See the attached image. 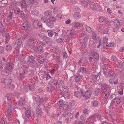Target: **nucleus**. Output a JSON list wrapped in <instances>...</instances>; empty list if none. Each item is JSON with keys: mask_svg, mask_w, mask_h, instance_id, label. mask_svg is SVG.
Segmentation results:
<instances>
[{"mask_svg": "<svg viewBox=\"0 0 124 124\" xmlns=\"http://www.w3.org/2000/svg\"><path fill=\"white\" fill-rule=\"evenodd\" d=\"M36 112L38 115L39 116H40L41 115L42 113V111L41 110L37 109L36 110Z\"/></svg>", "mask_w": 124, "mask_h": 124, "instance_id": "nucleus-51", "label": "nucleus"}, {"mask_svg": "<svg viewBox=\"0 0 124 124\" xmlns=\"http://www.w3.org/2000/svg\"><path fill=\"white\" fill-rule=\"evenodd\" d=\"M35 41V39L34 38L32 37H30L29 39V42L30 43H33L32 42L34 43V42Z\"/></svg>", "mask_w": 124, "mask_h": 124, "instance_id": "nucleus-41", "label": "nucleus"}, {"mask_svg": "<svg viewBox=\"0 0 124 124\" xmlns=\"http://www.w3.org/2000/svg\"><path fill=\"white\" fill-rule=\"evenodd\" d=\"M48 35L49 37H52L53 35V32L52 31L50 30H48L47 31Z\"/></svg>", "mask_w": 124, "mask_h": 124, "instance_id": "nucleus-44", "label": "nucleus"}, {"mask_svg": "<svg viewBox=\"0 0 124 124\" xmlns=\"http://www.w3.org/2000/svg\"><path fill=\"white\" fill-rule=\"evenodd\" d=\"M86 116L84 115H81L80 116V119L81 120L83 121H84L86 120Z\"/></svg>", "mask_w": 124, "mask_h": 124, "instance_id": "nucleus-42", "label": "nucleus"}, {"mask_svg": "<svg viewBox=\"0 0 124 124\" xmlns=\"http://www.w3.org/2000/svg\"><path fill=\"white\" fill-rule=\"evenodd\" d=\"M42 21L43 22H47L48 21L47 18L45 16H43L41 18Z\"/></svg>", "mask_w": 124, "mask_h": 124, "instance_id": "nucleus-36", "label": "nucleus"}, {"mask_svg": "<svg viewBox=\"0 0 124 124\" xmlns=\"http://www.w3.org/2000/svg\"><path fill=\"white\" fill-rule=\"evenodd\" d=\"M20 11V9L18 8H15L14 10V13H15L17 14H18Z\"/></svg>", "mask_w": 124, "mask_h": 124, "instance_id": "nucleus-50", "label": "nucleus"}, {"mask_svg": "<svg viewBox=\"0 0 124 124\" xmlns=\"http://www.w3.org/2000/svg\"><path fill=\"white\" fill-rule=\"evenodd\" d=\"M25 116L28 118H29L31 116V112L30 110H27L25 112Z\"/></svg>", "mask_w": 124, "mask_h": 124, "instance_id": "nucleus-22", "label": "nucleus"}, {"mask_svg": "<svg viewBox=\"0 0 124 124\" xmlns=\"http://www.w3.org/2000/svg\"><path fill=\"white\" fill-rule=\"evenodd\" d=\"M90 7L95 9H96L97 7L96 6V4L93 2H90Z\"/></svg>", "mask_w": 124, "mask_h": 124, "instance_id": "nucleus-23", "label": "nucleus"}, {"mask_svg": "<svg viewBox=\"0 0 124 124\" xmlns=\"http://www.w3.org/2000/svg\"><path fill=\"white\" fill-rule=\"evenodd\" d=\"M16 49V56L17 58L18 57L19 58H20V57H21V54H20L19 49L18 48Z\"/></svg>", "mask_w": 124, "mask_h": 124, "instance_id": "nucleus-33", "label": "nucleus"}, {"mask_svg": "<svg viewBox=\"0 0 124 124\" xmlns=\"http://www.w3.org/2000/svg\"><path fill=\"white\" fill-rule=\"evenodd\" d=\"M75 79L76 82L79 81L80 79V77L79 75H76L75 77Z\"/></svg>", "mask_w": 124, "mask_h": 124, "instance_id": "nucleus-38", "label": "nucleus"}, {"mask_svg": "<svg viewBox=\"0 0 124 124\" xmlns=\"http://www.w3.org/2000/svg\"><path fill=\"white\" fill-rule=\"evenodd\" d=\"M55 89L54 87L52 85L50 86L49 87H48L46 88V90L47 91L50 92H52Z\"/></svg>", "mask_w": 124, "mask_h": 124, "instance_id": "nucleus-18", "label": "nucleus"}, {"mask_svg": "<svg viewBox=\"0 0 124 124\" xmlns=\"http://www.w3.org/2000/svg\"><path fill=\"white\" fill-rule=\"evenodd\" d=\"M25 99L22 97L20 98V100L18 101V103L19 105L22 106H23L25 104Z\"/></svg>", "mask_w": 124, "mask_h": 124, "instance_id": "nucleus-8", "label": "nucleus"}, {"mask_svg": "<svg viewBox=\"0 0 124 124\" xmlns=\"http://www.w3.org/2000/svg\"><path fill=\"white\" fill-rule=\"evenodd\" d=\"M56 18L57 20H60L62 18V15L61 14L59 13L56 15Z\"/></svg>", "mask_w": 124, "mask_h": 124, "instance_id": "nucleus-46", "label": "nucleus"}, {"mask_svg": "<svg viewBox=\"0 0 124 124\" xmlns=\"http://www.w3.org/2000/svg\"><path fill=\"white\" fill-rule=\"evenodd\" d=\"M23 29L24 30L27 29L29 27V25L26 23H24L22 24Z\"/></svg>", "mask_w": 124, "mask_h": 124, "instance_id": "nucleus-21", "label": "nucleus"}, {"mask_svg": "<svg viewBox=\"0 0 124 124\" xmlns=\"http://www.w3.org/2000/svg\"><path fill=\"white\" fill-rule=\"evenodd\" d=\"M102 68L104 70H106L108 69V67L107 65L105 64H104L103 65Z\"/></svg>", "mask_w": 124, "mask_h": 124, "instance_id": "nucleus-64", "label": "nucleus"}, {"mask_svg": "<svg viewBox=\"0 0 124 124\" xmlns=\"http://www.w3.org/2000/svg\"><path fill=\"white\" fill-rule=\"evenodd\" d=\"M12 14L11 13L8 16L7 19V21L9 22L11 19L12 16Z\"/></svg>", "mask_w": 124, "mask_h": 124, "instance_id": "nucleus-58", "label": "nucleus"}, {"mask_svg": "<svg viewBox=\"0 0 124 124\" xmlns=\"http://www.w3.org/2000/svg\"><path fill=\"white\" fill-rule=\"evenodd\" d=\"M44 72L46 76V79L47 80L49 78H52V77L48 72L46 71H45Z\"/></svg>", "mask_w": 124, "mask_h": 124, "instance_id": "nucleus-43", "label": "nucleus"}, {"mask_svg": "<svg viewBox=\"0 0 124 124\" xmlns=\"http://www.w3.org/2000/svg\"><path fill=\"white\" fill-rule=\"evenodd\" d=\"M6 49L8 52H10L11 51L12 47L11 45H8L6 46Z\"/></svg>", "mask_w": 124, "mask_h": 124, "instance_id": "nucleus-29", "label": "nucleus"}, {"mask_svg": "<svg viewBox=\"0 0 124 124\" xmlns=\"http://www.w3.org/2000/svg\"><path fill=\"white\" fill-rule=\"evenodd\" d=\"M108 74L107 76H108L109 77H110L114 76V75L115 73L112 70H110L108 73Z\"/></svg>", "mask_w": 124, "mask_h": 124, "instance_id": "nucleus-28", "label": "nucleus"}, {"mask_svg": "<svg viewBox=\"0 0 124 124\" xmlns=\"http://www.w3.org/2000/svg\"><path fill=\"white\" fill-rule=\"evenodd\" d=\"M74 94L75 96L78 98H80L81 97L80 92L78 91H75L74 92Z\"/></svg>", "mask_w": 124, "mask_h": 124, "instance_id": "nucleus-19", "label": "nucleus"}, {"mask_svg": "<svg viewBox=\"0 0 124 124\" xmlns=\"http://www.w3.org/2000/svg\"><path fill=\"white\" fill-rule=\"evenodd\" d=\"M13 96V95L11 94L8 95L7 96V100H11V99L12 98Z\"/></svg>", "mask_w": 124, "mask_h": 124, "instance_id": "nucleus-59", "label": "nucleus"}, {"mask_svg": "<svg viewBox=\"0 0 124 124\" xmlns=\"http://www.w3.org/2000/svg\"><path fill=\"white\" fill-rule=\"evenodd\" d=\"M47 25L48 26L51 28H52L54 26L53 22L51 21L48 22L47 23Z\"/></svg>", "mask_w": 124, "mask_h": 124, "instance_id": "nucleus-27", "label": "nucleus"}, {"mask_svg": "<svg viewBox=\"0 0 124 124\" xmlns=\"http://www.w3.org/2000/svg\"><path fill=\"white\" fill-rule=\"evenodd\" d=\"M114 24L115 25H119L120 24V21L118 19L114 20L113 21Z\"/></svg>", "mask_w": 124, "mask_h": 124, "instance_id": "nucleus-25", "label": "nucleus"}, {"mask_svg": "<svg viewBox=\"0 0 124 124\" xmlns=\"http://www.w3.org/2000/svg\"><path fill=\"white\" fill-rule=\"evenodd\" d=\"M5 68L8 70H10L12 69V63L11 62H9L7 64Z\"/></svg>", "mask_w": 124, "mask_h": 124, "instance_id": "nucleus-11", "label": "nucleus"}, {"mask_svg": "<svg viewBox=\"0 0 124 124\" xmlns=\"http://www.w3.org/2000/svg\"><path fill=\"white\" fill-rule=\"evenodd\" d=\"M95 115L96 117H97V118L99 119H100L102 116V115L99 113L96 114Z\"/></svg>", "mask_w": 124, "mask_h": 124, "instance_id": "nucleus-53", "label": "nucleus"}, {"mask_svg": "<svg viewBox=\"0 0 124 124\" xmlns=\"http://www.w3.org/2000/svg\"><path fill=\"white\" fill-rule=\"evenodd\" d=\"M81 4L85 8L88 6V1L87 0H80Z\"/></svg>", "mask_w": 124, "mask_h": 124, "instance_id": "nucleus-9", "label": "nucleus"}, {"mask_svg": "<svg viewBox=\"0 0 124 124\" xmlns=\"http://www.w3.org/2000/svg\"><path fill=\"white\" fill-rule=\"evenodd\" d=\"M33 99L36 101L38 102L40 104L42 103L44 101V98L40 97L38 95H36L33 97Z\"/></svg>", "mask_w": 124, "mask_h": 124, "instance_id": "nucleus-3", "label": "nucleus"}, {"mask_svg": "<svg viewBox=\"0 0 124 124\" xmlns=\"http://www.w3.org/2000/svg\"><path fill=\"white\" fill-rule=\"evenodd\" d=\"M21 6L22 7L25 8L27 6V4L24 1H23L21 3Z\"/></svg>", "mask_w": 124, "mask_h": 124, "instance_id": "nucleus-48", "label": "nucleus"}, {"mask_svg": "<svg viewBox=\"0 0 124 124\" xmlns=\"http://www.w3.org/2000/svg\"><path fill=\"white\" fill-rule=\"evenodd\" d=\"M58 104L59 106L62 107L64 105L63 100H60L58 102Z\"/></svg>", "mask_w": 124, "mask_h": 124, "instance_id": "nucleus-31", "label": "nucleus"}, {"mask_svg": "<svg viewBox=\"0 0 124 124\" xmlns=\"http://www.w3.org/2000/svg\"><path fill=\"white\" fill-rule=\"evenodd\" d=\"M98 104V103L96 100L92 102V105L93 106L96 107Z\"/></svg>", "mask_w": 124, "mask_h": 124, "instance_id": "nucleus-39", "label": "nucleus"}, {"mask_svg": "<svg viewBox=\"0 0 124 124\" xmlns=\"http://www.w3.org/2000/svg\"><path fill=\"white\" fill-rule=\"evenodd\" d=\"M25 76L23 73H21L19 74L18 78L19 80H22L25 77Z\"/></svg>", "mask_w": 124, "mask_h": 124, "instance_id": "nucleus-34", "label": "nucleus"}, {"mask_svg": "<svg viewBox=\"0 0 124 124\" xmlns=\"http://www.w3.org/2000/svg\"><path fill=\"white\" fill-rule=\"evenodd\" d=\"M109 29H108L105 28L104 29V30L103 31V34H107L108 32Z\"/></svg>", "mask_w": 124, "mask_h": 124, "instance_id": "nucleus-62", "label": "nucleus"}, {"mask_svg": "<svg viewBox=\"0 0 124 124\" xmlns=\"http://www.w3.org/2000/svg\"><path fill=\"white\" fill-rule=\"evenodd\" d=\"M21 38H19L18 40L17 41H16V42L17 43L18 42H19L18 44H17V47H16V49L18 48L19 49L21 47L22 45V41H21Z\"/></svg>", "mask_w": 124, "mask_h": 124, "instance_id": "nucleus-13", "label": "nucleus"}, {"mask_svg": "<svg viewBox=\"0 0 124 124\" xmlns=\"http://www.w3.org/2000/svg\"><path fill=\"white\" fill-rule=\"evenodd\" d=\"M116 98V96L115 94H113L111 95V98L113 101Z\"/></svg>", "mask_w": 124, "mask_h": 124, "instance_id": "nucleus-63", "label": "nucleus"}, {"mask_svg": "<svg viewBox=\"0 0 124 124\" xmlns=\"http://www.w3.org/2000/svg\"><path fill=\"white\" fill-rule=\"evenodd\" d=\"M18 16L23 18H24L26 16L25 14L23 11H20L18 14Z\"/></svg>", "mask_w": 124, "mask_h": 124, "instance_id": "nucleus-20", "label": "nucleus"}, {"mask_svg": "<svg viewBox=\"0 0 124 124\" xmlns=\"http://www.w3.org/2000/svg\"><path fill=\"white\" fill-rule=\"evenodd\" d=\"M85 28L87 31L89 33L91 32L92 31V30L91 28L88 26H86L85 27Z\"/></svg>", "mask_w": 124, "mask_h": 124, "instance_id": "nucleus-47", "label": "nucleus"}, {"mask_svg": "<svg viewBox=\"0 0 124 124\" xmlns=\"http://www.w3.org/2000/svg\"><path fill=\"white\" fill-rule=\"evenodd\" d=\"M91 94L92 93L91 91L90 90H87L86 91L85 93V97L86 98H89L90 97Z\"/></svg>", "mask_w": 124, "mask_h": 124, "instance_id": "nucleus-14", "label": "nucleus"}, {"mask_svg": "<svg viewBox=\"0 0 124 124\" xmlns=\"http://www.w3.org/2000/svg\"><path fill=\"white\" fill-rule=\"evenodd\" d=\"M83 26V24L78 22H75L73 24V27L75 28H78Z\"/></svg>", "mask_w": 124, "mask_h": 124, "instance_id": "nucleus-7", "label": "nucleus"}, {"mask_svg": "<svg viewBox=\"0 0 124 124\" xmlns=\"http://www.w3.org/2000/svg\"><path fill=\"white\" fill-rule=\"evenodd\" d=\"M52 14V12L50 10L46 11L44 13V15L46 16H51Z\"/></svg>", "mask_w": 124, "mask_h": 124, "instance_id": "nucleus-15", "label": "nucleus"}, {"mask_svg": "<svg viewBox=\"0 0 124 124\" xmlns=\"http://www.w3.org/2000/svg\"><path fill=\"white\" fill-rule=\"evenodd\" d=\"M62 89L63 92L65 93H68L69 91V89L68 87L65 86H62Z\"/></svg>", "mask_w": 124, "mask_h": 124, "instance_id": "nucleus-12", "label": "nucleus"}, {"mask_svg": "<svg viewBox=\"0 0 124 124\" xmlns=\"http://www.w3.org/2000/svg\"><path fill=\"white\" fill-rule=\"evenodd\" d=\"M102 91L103 93L102 95L107 98L109 96L110 93V88L108 87V86L106 85H104L102 87Z\"/></svg>", "mask_w": 124, "mask_h": 124, "instance_id": "nucleus-1", "label": "nucleus"}, {"mask_svg": "<svg viewBox=\"0 0 124 124\" xmlns=\"http://www.w3.org/2000/svg\"><path fill=\"white\" fill-rule=\"evenodd\" d=\"M34 57L31 56L29 57L28 60V61L31 63H33L34 61Z\"/></svg>", "mask_w": 124, "mask_h": 124, "instance_id": "nucleus-24", "label": "nucleus"}, {"mask_svg": "<svg viewBox=\"0 0 124 124\" xmlns=\"http://www.w3.org/2000/svg\"><path fill=\"white\" fill-rule=\"evenodd\" d=\"M50 40V39L48 37L45 36L44 39V41L46 43H48L49 42Z\"/></svg>", "mask_w": 124, "mask_h": 124, "instance_id": "nucleus-61", "label": "nucleus"}, {"mask_svg": "<svg viewBox=\"0 0 124 124\" xmlns=\"http://www.w3.org/2000/svg\"><path fill=\"white\" fill-rule=\"evenodd\" d=\"M27 52L25 51V50H23L21 54V56H22L23 57L25 56L27 54Z\"/></svg>", "mask_w": 124, "mask_h": 124, "instance_id": "nucleus-60", "label": "nucleus"}, {"mask_svg": "<svg viewBox=\"0 0 124 124\" xmlns=\"http://www.w3.org/2000/svg\"><path fill=\"white\" fill-rule=\"evenodd\" d=\"M31 12L32 15H36V14L38 13V11L36 9L33 10H32L31 11Z\"/></svg>", "mask_w": 124, "mask_h": 124, "instance_id": "nucleus-56", "label": "nucleus"}, {"mask_svg": "<svg viewBox=\"0 0 124 124\" xmlns=\"http://www.w3.org/2000/svg\"><path fill=\"white\" fill-rule=\"evenodd\" d=\"M1 82L2 83H3L7 87L10 85L11 80L10 79L7 78H4L1 79Z\"/></svg>", "mask_w": 124, "mask_h": 124, "instance_id": "nucleus-2", "label": "nucleus"}, {"mask_svg": "<svg viewBox=\"0 0 124 124\" xmlns=\"http://www.w3.org/2000/svg\"><path fill=\"white\" fill-rule=\"evenodd\" d=\"M48 20L52 22H54L56 21V18L54 16H51L48 18Z\"/></svg>", "mask_w": 124, "mask_h": 124, "instance_id": "nucleus-26", "label": "nucleus"}, {"mask_svg": "<svg viewBox=\"0 0 124 124\" xmlns=\"http://www.w3.org/2000/svg\"><path fill=\"white\" fill-rule=\"evenodd\" d=\"M29 90L31 91H33L34 90V87L32 85H29Z\"/></svg>", "mask_w": 124, "mask_h": 124, "instance_id": "nucleus-54", "label": "nucleus"}, {"mask_svg": "<svg viewBox=\"0 0 124 124\" xmlns=\"http://www.w3.org/2000/svg\"><path fill=\"white\" fill-rule=\"evenodd\" d=\"M108 44L107 42H103L102 46L103 48H107L108 47Z\"/></svg>", "mask_w": 124, "mask_h": 124, "instance_id": "nucleus-45", "label": "nucleus"}, {"mask_svg": "<svg viewBox=\"0 0 124 124\" xmlns=\"http://www.w3.org/2000/svg\"><path fill=\"white\" fill-rule=\"evenodd\" d=\"M38 61L39 63H42L44 62V60L43 57H40L38 58Z\"/></svg>", "mask_w": 124, "mask_h": 124, "instance_id": "nucleus-32", "label": "nucleus"}, {"mask_svg": "<svg viewBox=\"0 0 124 124\" xmlns=\"http://www.w3.org/2000/svg\"><path fill=\"white\" fill-rule=\"evenodd\" d=\"M101 76V73H99L97 75L94 76V77L95 79L97 80H98L100 79Z\"/></svg>", "mask_w": 124, "mask_h": 124, "instance_id": "nucleus-30", "label": "nucleus"}, {"mask_svg": "<svg viewBox=\"0 0 124 124\" xmlns=\"http://www.w3.org/2000/svg\"><path fill=\"white\" fill-rule=\"evenodd\" d=\"M70 34L71 36H73L75 34V31L73 29H71L70 31Z\"/></svg>", "mask_w": 124, "mask_h": 124, "instance_id": "nucleus-57", "label": "nucleus"}, {"mask_svg": "<svg viewBox=\"0 0 124 124\" xmlns=\"http://www.w3.org/2000/svg\"><path fill=\"white\" fill-rule=\"evenodd\" d=\"M79 71L82 73H85L86 71V69L83 67H80L79 69Z\"/></svg>", "mask_w": 124, "mask_h": 124, "instance_id": "nucleus-40", "label": "nucleus"}, {"mask_svg": "<svg viewBox=\"0 0 124 124\" xmlns=\"http://www.w3.org/2000/svg\"><path fill=\"white\" fill-rule=\"evenodd\" d=\"M4 104L7 107V108L8 109V110H7V113L8 115L9 116H10V115L11 109L12 107V105L11 104L10 102V103H8V104H7L6 103L4 102Z\"/></svg>", "mask_w": 124, "mask_h": 124, "instance_id": "nucleus-5", "label": "nucleus"}, {"mask_svg": "<svg viewBox=\"0 0 124 124\" xmlns=\"http://www.w3.org/2000/svg\"><path fill=\"white\" fill-rule=\"evenodd\" d=\"M97 36L96 33L95 32H93L92 34V39H90L89 43L92 45L94 44L95 43V41L96 40Z\"/></svg>", "mask_w": 124, "mask_h": 124, "instance_id": "nucleus-4", "label": "nucleus"}, {"mask_svg": "<svg viewBox=\"0 0 124 124\" xmlns=\"http://www.w3.org/2000/svg\"><path fill=\"white\" fill-rule=\"evenodd\" d=\"M89 36L83 33L81 37L83 39L86 41L88 40L89 38Z\"/></svg>", "mask_w": 124, "mask_h": 124, "instance_id": "nucleus-16", "label": "nucleus"}, {"mask_svg": "<svg viewBox=\"0 0 124 124\" xmlns=\"http://www.w3.org/2000/svg\"><path fill=\"white\" fill-rule=\"evenodd\" d=\"M6 41H8L10 39L9 35V33H7L5 34Z\"/></svg>", "mask_w": 124, "mask_h": 124, "instance_id": "nucleus-55", "label": "nucleus"}, {"mask_svg": "<svg viewBox=\"0 0 124 124\" xmlns=\"http://www.w3.org/2000/svg\"><path fill=\"white\" fill-rule=\"evenodd\" d=\"M37 48V50L38 51L41 52L43 49V47L42 46L39 45L38 46Z\"/></svg>", "mask_w": 124, "mask_h": 124, "instance_id": "nucleus-52", "label": "nucleus"}, {"mask_svg": "<svg viewBox=\"0 0 124 124\" xmlns=\"http://www.w3.org/2000/svg\"><path fill=\"white\" fill-rule=\"evenodd\" d=\"M113 101L116 104H119L120 102L119 98L118 97H116Z\"/></svg>", "mask_w": 124, "mask_h": 124, "instance_id": "nucleus-35", "label": "nucleus"}, {"mask_svg": "<svg viewBox=\"0 0 124 124\" xmlns=\"http://www.w3.org/2000/svg\"><path fill=\"white\" fill-rule=\"evenodd\" d=\"M51 78V79L49 82V84L55 86L57 84V83L56 80L52 77V78Z\"/></svg>", "mask_w": 124, "mask_h": 124, "instance_id": "nucleus-6", "label": "nucleus"}, {"mask_svg": "<svg viewBox=\"0 0 124 124\" xmlns=\"http://www.w3.org/2000/svg\"><path fill=\"white\" fill-rule=\"evenodd\" d=\"M100 92V89L99 88H97L96 89L95 91L94 94L95 95L97 96L98 95L99 93Z\"/></svg>", "mask_w": 124, "mask_h": 124, "instance_id": "nucleus-49", "label": "nucleus"}, {"mask_svg": "<svg viewBox=\"0 0 124 124\" xmlns=\"http://www.w3.org/2000/svg\"><path fill=\"white\" fill-rule=\"evenodd\" d=\"M81 16L80 13L78 12H75L74 14V18L76 19H78Z\"/></svg>", "mask_w": 124, "mask_h": 124, "instance_id": "nucleus-17", "label": "nucleus"}, {"mask_svg": "<svg viewBox=\"0 0 124 124\" xmlns=\"http://www.w3.org/2000/svg\"><path fill=\"white\" fill-rule=\"evenodd\" d=\"M93 54V57L94 59L96 60L98 59L99 58V56L98 54L97 53H94V51H92L90 52Z\"/></svg>", "mask_w": 124, "mask_h": 124, "instance_id": "nucleus-10", "label": "nucleus"}, {"mask_svg": "<svg viewBox=\"0 0 124 124\" xmlns=\"http://www.w3.org/2000/svg\"><path fill=\"white\" fill-rule=\"evenodd\" d=\"M62 107L64 109L67 110L69 109L70 106L69 105L66 104H64Z\"/></svg>", "mask_w": 124, "mask_h": 124, "instance_id": "nucleus-37", "label": "nucleus"}]
</instances>
